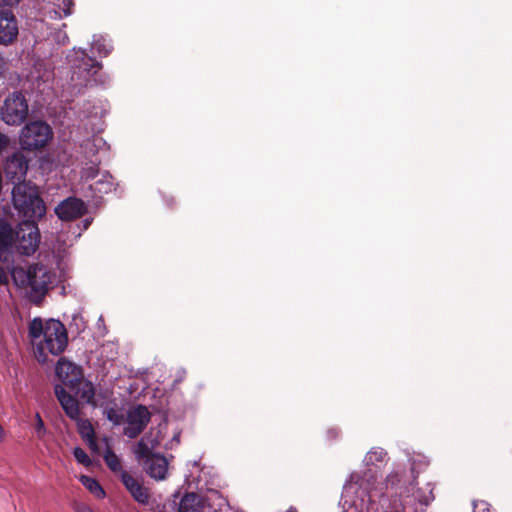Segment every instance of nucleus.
<instances>
[{
  "instance_id": "5701e85b",
  "label": "nucleus",
  "mask_w": 512,
  "mask_h": 512,
  "mask_svg": "<svg viewBox=\"0 0 512 512\" xmlns=\"http://www.w3.org/2000/svg\"><path fill=\"white\" fill-rule=\"evenodd\" d=\"M90 189L96 194H107L114 189L112 176L108 173L103 174L101 179L90 185Z\"/></svg>"
},
{
  "instance_id": "aec40b11",
  "label": "nucleus",
  "mask_w": 512,
  "mask_h": 512,
  "mask_svg": "<svg viewBox=\"0 0 512 512\" xmlns=\"http://www.w3.org/2000/svg\"><path fill=\"white\" fill-rule=\"evenodd\" d=\"M158 442L155 439H147L146 437H142L138 442L137 446L134 449V453L136 458L139 461H145L152 455V450L157 446Z\"/></svg>"
},
{
  "instance_id": "423d86ee",
  "label": "nucleus",
  "mask_w": 512,
  "mask_h": 512,
  "mask_svg": "<svg viewBox=\"0 0 512 512\" xmlns=\"http://www.w3.org/2000/svg\"><path fill=\"white\" fill-rule=\"evenodd\" d=\"M28 103L21 92L9 94L0 108L2 121L9 126H20L28 116Z\"/></svg>"
},
{
  "instance_id": "a19ab883",
  "label": "nucleus",
  "mask_w": 512,
  "mask_h": 512,
  "mask_svg": "<svg viewBox=\"0 0 512 512\" xmlns=\"http://www.w3.org/2000/svg\"><path fill=\"white\" fill-rule=\"evenodd\" d=\"M88 444H89V447H90L93 451H95V450H96L97 445H96V442H95V440H94V439H93V443H92V444H91V442H88Z\"/></svg>"
},
{
  "instance_id": "a211bd4d",
  "label": "nucleus",
  "mask_w": 512,
  "mask_h": 512,
  "mask_svg": "<svg viewBox=\"0 0 512 512\" xmlns=\"http://www.w3.org/2000/svg\"><path fill=\"white\" fill-rule=\"evenodd\" d=\"M69 389L85 403H91L94 400L95 388L90 381L84 379L83 375L79 382L75 383L74 386L69 387Z\"/></svg>"
},
{
  "instance_id": "9b49d317",
  "label": "nucleus",
  "mask_w": 512,
  "mask_h": 512,
  "mask_svg": "<svg viewBox=\"0 0 512 512\" xmlns=\"http://www.w3.org/2000/svg\"><path fill=\"white\" fill-rule=\"evenodd\" d=\"M68 59L74 69H78L85 74V85L91 81L92 70L101 69L102 67L100 62L87 55L85 49H79L78 51L74 49V55H69Z\"/></svg>"
},
{
  "instance_id": "20e7f679",
  "label": "nucleus",
  "mask_w": 512,
  "mask_h": 512,
  "mask_svg": "<svg viewBox=\"0 0 512 512\" xmlns=\"http://www.w3.org/2000/svg\"><path fill=\"white\" fill-rule=\"evenodd\" d=\"M178 512H230V506L218 493L204 497L195 492H189L180 499Z\"/></svg>"
},
{
  "instance_id": "37998d69",
  "label": "nucleus",
  "mask_w": 512,
  "mask_h": 512,
  "mask_svg": "<svg viewBox=\"0 0 512 512\" xmlns=\"http://www.w3.org/2000/svg\"><path fill=\"white\" fill-rule=\"evenodd\" d=\"M333 433V437H336V432L334 430H329V434H332Z\"/></svg>"
},
{
  "instance_id": "6e6552de",
  "label": "nucleus",
  "mask_w": 512,
  "mask_h": 512,
  "mask_svg": "<svg viewBox=\"0 0 512 512\" xmlns=\"http://www.w3.org/2000/svg\"><path fill=\"white\" fill-rule=\"evenodd\" d=\"M151 414L143 405H137L127 413V422L124 434L128 438H136L149 423Z\"/></svg>"
},
{
  "instance_id": "dca6fc26",
  "label": "nucleus",
  "mask_w": 512,
  "mask_h": 512,
  "mask_svg": "<svg viewBox=\"0 0 512 512\" xmlns=\"http://www.w3.org/2000/svg\"><path fill=\"white\" fill-rule=\"evenodd\" d=\"M143 467L151 478L160 481L166 478L168 461L163 455H152L143 462Z\"/></svg>"
},
{
  "instance_id": "cd10ccee",
  "label": "nucleus",
  "mask_w": 512,
  "mask_h": 512,
  "mask_svg": "<svg viewBox=\"0 0 512 512\" xmlns=\"http://www.w3.org/2000/svg\"><path fill=\"white\" fill-rule=\"evenodd\" d=\"M98 164H99V161L98 162L92 161L91 166L83 168L82 174H81L82 179H85V180L94 179L98 175V172H99Z\"/></svg>"
},
{
  "instance_id": "f704fd0d",
  "label": "nucleus",
  "mask_w": 512,
  "mask_h": 512,
  "mask_svg": "<svg viewBox=\"0 0 512 512\" xmlns=\"http://www.w3.org/2000/svg\"><path fill=\"white\" fill-rule=\"evenodd\" d=\"M9 282L8 275L3 267L0 266V286H5Z\"/></svg>"
},
{
  "instance_id": "4468645a",
  "label": "nucleus",
  "mask_w": 512,
  "mask_h": 512,
  "mask_svg": "<svg viewBox=\"0 0 512 512\" xmlns=\"http://www.w3.org/2000/svg\"><path fill=\"white\" fill-rule=\"evenodd\" d=\"M16 229L3 218H0V259L8 261L9 256L14 253Z\"/></svg>"
},
{
  "instance_id": "2f4dec72",
  "label": "nucleus",
  "mask_w": 512,
  "mask_h": 512,
  "mask_svg": "<svg viewBox=\"0 0 512 512\" xmlns=\"http://www.w3.org/2000/svg\"><path fill=\"white\" fill-rule=\"evenodd\" d=\"M429 487V493L427 495H418V500L420 503L428 505L431 501L434 500V495L432 493L433 488L430 487V484H428Z\"/></svg>"
},
{
  "instance_id": "2eb2a0df",
  "label": "nucleus",
  "mask_w": 512,
  "mask_h": 512,
  "mask_svg": "<svg viewBox=\"0 0 512 512\" xmlns=\"http://www.w3.org/2000/svg\"><path fill=\"white\" fill-rule=\"evenodd\" d=\"M120 480L136 502L143 505L149 503V490L137 478L127 472L122 473Z\"/></svg>"
},
{
  "instance_id": "c756f323",
  "label": "nucleus",
  "mask_w": 512,
  "mask_h": 512,
  "mask_svg": "<svg viewBox=\"0 0 512 512\" xmlns=\"http://www.w3.org/2000/svg\"><path fill=\"white\" fill-rule=\"evenodd\" d=\"M73 456L76 461L84 466H89L91 464V460L87 453L80 447H75L73 449Z\"/></svg>"
},
{
  "instance_id": "c85d7f7f",
  "label": "nucleus",
  "mask_w": 512,
  "mask_h": 512,
  "mask_svg": "<svg viewBox=\"0 0 512 512\" xmlns=\"http://www.w3.org/2000/svg\"><path fill=\"white\" fill-rule=\"evenodd\" d=\"M101 145H105V141L101 137H93L92 139H88L84 143V148L90 152H97V150L101 147Z\"/></svg>"
},
{
  "instance_id": "f257e3e1",
  "label": "nucleus",
  "mask_w": 512,
  "mask_h": 512,
  "mask_svg": "<svg viewBox=\"0 0 512 512\" xmlns=\"http://www.w3.org/2000/svg\"><path fill=\"white\" fill-rule=\"evenodd\" d=\"M33 353L37 361L45 364L48 361V353L58 356L68 345V336L62 322L49 319L45 323L41 318H34L28 327Z\"/></svg>"
},
{
  "instance_id": "e433bc0d",
  "label": "nucleus",
  "mask_w": 512,
  "mask_h": 512,
  "mask_svg": "<svg viewBox=\"0 0 512 512\" xmlns=\"http://www.w3.org/2000/svg\"><path fill=\"white\" fill-rule=\"evenodd\" d=\"M76 511L77 512H93L92 509L86 505H78Z\"/></svg>"
},
{
  "instance_id": "1a4fd4ad",
  "label": "nucleus",
  "mask_w": 512,
  "mask_h": 512,
  "mask_svg": "<svg viewBox=\"0 0 512 512\" xmlns=\"http://www.w3.org/2000/svg\"><path fill=\"white\" fill-rule=\"evenodd\" d=\"M28 170V161L21 152H15L9 156L4 165L6 178L14 185L26 181L25 177Z\"/></svg>"
},
{
  "instance_id": "f8f14e48",
  "label": "nucleus",
  "mask_w": 512,
  "mask_h": 512,
  "mask_svg": "<svg viewBox=\"0 0 512 512\" xmlns=\"http://www.w3.org/2000/svg\"><path fill=\"white\" fill-rule=\"evenodd\" d=\"M55 374L68 388L79 382L83 375L79 366L64 357L58 360L55 367Z\"/></svg>"
},
{
  "instance_id": "58836bf2",
  "label": "nucleus",
  "mask_w": 512,
  "mask_h": 512,
  "mask_svg": "<svg viewBox=\"0 0 512 512\" xmlns=\"http://www.w3.org/2000/svg\"><path fill=\"white\" fill-rule=\"evenodd\" d=\"M50 77V72H45V74L41 77L43 82L47 81Z\"/></svg>"
},
{
  "instance_id": "39448f33",
  "label": "nucleus",
  "mask_w": 512,
  "mask_h": 512,
  "mask_svg": "<svg viewBox=\"0 0 512 512\" xmlns=\"http://www.w3.org/2000/svg\"><path fill=\"white\" fill-rule=\"evenodd\" d=\"M52 135V129L47 123L32 121L21 129L19 142L22 149L34 151L46 146Z\"/></svg>"
},
{
  "instance_id": "0eeeda50",
  "label": "nucleus",
  "mask_w": 512,
  "mask_h": 512,
  "mask_svg": "<svg viewBox=\"0 0 512 512\" xmlns=\"http://www.w3.org/2000/svg\"><path fill=\"white\" fill-rule=\"evenodd\" d=\"M39 243L40 233L37 221L23 220L17 225L14 252L25 256L33 255Z\"/></svg>"
},
{
  "instance_id": "473e14b6",
  "label": "nucleus",
  "mask_w": 512,
  "mask_h": 512,
  "mask_svg": "<svg viewBox=\"0 0 512 512\" xmlns=\"http://www.w3.org/2000/svg\"><path fill=\"white\" fill-rule=\"evenodd\" d=\"M9 142L7 135L0 132V154L8 147Z\"/></svg>"
},
{
  "instance_id": "b1692460",
  "label": "nucleus",
  "mask_w": 512,
  "mask_h": 512,
  "mask_svg": "<svg viewBox=\"0 0 512 512\" xmlns=\"http://www.w3.org/2000/svg\"><path fill=\"white\" fill-rule=\"evenodd\" d=\"M81 483L83 486L88 489L92 494H94L98 499H102L105 497L106 493L104 489L101 487L99 482L90 476H81L80 478Z\"/></svg>"
},
{
  "instance_id": "a878e982",
  "label": "nucleus",
  "mask_w": 512,
  "mask_h": 512,
  "mask_svg": "<svg viewBox=\"0 0 512 512\" xmlns=\"http://www.w3.org/2000/svg\"><path fill=\"white\" fill-rule=\"evenodd\" d=\"M104 415L114 425H120L124 418L122 412L116 406H106Z\"/></svg>"
},
{
  "instance_id": "f03ea898",
  "label": "nucleus",
  "mask_w": 512,
  "mask_h": 512,
  "mask_svg": "<svg viewBox=\"0 0 512 512\" xmlns=\"http://www.w3.org/2000/svg\"><path fill=\"white\" fill-rule=\"evenodd\" d=\"M14 285L23 289L29 300L38 305L47 294L52 283V273L42 264L27 268L15 266L10 271Z\"/></svg>"
},
{
  "instance_id": "79ce46f5",
  "label": "nucleus",
  "mask_w": 512,
  "mask_h": 512,
  "mask_svg": "<svg viewBox=\"0 0 512 512\" xmlns=\"http://www.w3.org/2000/svg\"><path fill=\"white\" fill-rule=\"evenodd\" d=\"M286 512H297V510L294 507H290Z\"/></svg>"
},
{
  "instance_id": "c9c22d12",
  "label": "nucleus",
  "mask_w": 512,
  "mask_h": 512,
  "mask_svg": "<svg viewBox=\"0 0 512 512\" xmlns=\"http://www.w3.org/2000/svg\"><path fill=\"white\" fill-rule=\"evenodd\" d=\"M20 0H0V7H13L19 3Z\"/></svg>"
},
{
  "instance_id": "9d476101",
  "label": "nucleus",
  "mask_w": 512,
  "mask_h": 512,
  "mask_svg": "<svg viewBox=\"0 0 512 512\" xmlns=\"http://www.w3.org/2000/svg\"><path fill=\"white\" fill-rule=\"evenodd\" d=\"M87 210L85 203L76 197H68L55 208V213L63 221H71L81 217Z\"/></svg>"
},
{
  "instance_id": "4be33fe9",
  "label": "nucleus",
  "mask_w": 512,
  "mask_h": 512,
  "mask_svg": "<svg viewBox=\"0 0 512 512\" xmlns=\"http://www.w3.org/2000/svg\"><path fill=\"white\" fill-rule=\"evenodd\" d=\"M92 50L99 56L107 57L113 50L110 39L102 35H94L92 41Z\"/></svg>"
},
{
  "instance_id": "ea45409f",
  "label": "nucleus",
  "mask_w": 512,
  "mask_h": 512,
  "mask_svg": "<svg viewBox=\"0 0 512 512\" xmlns=\"http://www.w3.org/2000/svg\"><path fill=\"white\" fill-rule=\"evenodd\" d=\"M90 224H91V220L85 219L83 222L84 229H87Z\"/></svg>"
},
{
  "instance_id": "f3484780",
  "label": "nucleus",
  "mask_w": 512,
  "mask_h": 512,
  "mask_svg": "<svg viewBox=\"0 0 512 512\" xmlns=\"http://www.w3.org/2000/svg\"><path fill=\"white\" fill-rule=\"evenodd\" d=\"M55 395L66 415L72 420H77L80 414L77 400L67 393L65 388L61 385L55 386Z\"/></svg>"
},
{
  "instance_id": "bb28decb",
  "label": "nucleus",
  "mask_w": 512,
  "mask_h": 512,
  "mask_svg": "<svg viewBox=\"0 0 512 512\" xmlns=\"http://www.w3.org/2000/svg\"><path fill=\"white\" fill-rule=\"evenodd\" d=\"M79 432L87 442L93 443L94 429L88 420H81L79 423Z\"/></svg>"
},
{
  "instance_id": "4c0bfd02",
  "label": "nucleus",
  "mask_w": 512,
  "mask_h": 512,
  "mask_svg": "<svg viewBox=\"0 0 512 512\" xmlns=\"http://www.w3.org/2000/svg\"><path fill=\"white\" fill-rule=\"evenodd\" d=\"M4 68H5V61H4V58L0 56V75L3 73Z\"/></svg>"
},
{
  "instance_id": "ddd939ff",
  "label": "nucleus",
  "mask_w": 512,
  "mask_h": 512,
  "mask_svg": "<svg viewBox=\"0 0 512 512\" xmlns=\"http://www.w3.org/2000/svg\"><path fill=\"white\" fill-rule=\"evenodd\" d=\"M18 36V24L10 10L0 11V44L9 45Z\"/></svg>"
},
{
  "instance_id": "72a5a7b5",
  "label": "nucleus",
  "mask_w": 512,
  "mask_h": 512,
  "mask_svg": "<svg viewBox=\"0 0 512 512\" xmlns=\"http://www.w3.org/2000/svg\"><path fill=\"white\" fill-rule=\"evenodd\" d=\"M36 431L38 433V436L40 437L41 436V433L44 432V422L43 420L41 419L39 413L36 414Z\"/></svg>"
},
{
  "instance_id": "393cba45",
  "label": "nucleus",
  "mask_w": 512,
  "mask_h": 512,
  "mask_svg": "<svg viewBox=\"0 0 512 512\" xmlns=\"http://www.w3.org/2000/svg\"><path fill=\"white\" fill-rule=\"evenodd\" d=\"M387 453L382 448H373L365 456L364 461L367 465H375L378 462H383Z\"/></svg>"
},
{
  "instance_id": "7c9ffc66",
  "label": "nucleus",
  "mask_w": 512,
  "mask_h": 512,
  "mask_svg": "<svg viewBox=\"0 0 512 512\" xmlns=\"http://www.w3.org/2000/svg\"><path fill=\"white\" fill-rule=\"evenodd\" d=\"M359 481V476L356 473H352L349 477V479L346 481L344 485V491L348 492L354 488V485H356Z\"/></svg>"
},
{
  "instance_id": "7ed1b4c3",
  "label": "nucleus",
  "mask_w": 512,
  "mask_h": 512,
  "mask_svg": "<svg viewBox=\"0 0 512 512\" xmlns=\"http://www.w3.org/2000/svg\"><path fill=\"white\" fill-rule=\"evenodd\" d=\"M12 204L19 218L38 221L46 214V205L38 187L30 181L15 183L11 191Z\"/></svg>"
},
{
  "instance_id": "6ab92c4d",
  "label": "nucleus",
  "mask_w": 512,
  "mask_h": 512,
  "mask_svg": "<svg viewBox=\"0 0 512 512\" xmlns=\"http://www.w3.org/2000/svg\"><path fill=\"white\" fill-rule=\"evenodd\" d=\"M54 9L50 11V18L61 19L73 13L74 0H52Z\"/></svg>"
},
{
  "instance_id": "412c9836",
  "label": "nucleus",
  "mask_w": 512,
  "mask_h": 512,
  "mask_svg": "<svg viewBox=\"0 0 512 512\" xmlns=\"http://www.w3.org/2000/svg\"><path fill=\"white\" fill-rule=\"evenodd\" d=\"M103 458L108 468L119 478L122 477V473H127L123 469L121 458L109 447L106 449Z\"/></svg>"
}]
</instances>
